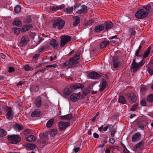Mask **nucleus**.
Listing matches in <instances>:
<instances>
[{
    "label": "nucleus",
    "mask_w": 153,
    "mask_h": 153,
    "mask_svg": "<svg viewBox=\"0 0 153 153\" xmlns=\"http://www.w3.org/2000/svg\"><path fill=\"white\" fill-rule=\"evenodd\" d=\"M80 52H77L73 57L70 58L69 60L66 61L63 64V65L68 68H73L76 66L78 63V60L80 58Z\"/></svg>",
    "instance_id": "1"
},
{
    "label": "nucleus",
    "mask_w": 153,
    "mask_h": 153,
    "mask_svg": "<svg viewBox=\"0 0 153 153\" xmlns=\"http://www.w3.org/2000/svg\"><path fill=\"white\" fill-rule=\"evenodd\" d=\"M84 85L82 84L76 83L74 85L67 86L63 91V94L65 96L70 95L74 90L80 88L82 89L84 88Z\"/></svg>",
    "instance_id": "2"
},
{
    "label": "nucleus",
    "mask_w": 153,
    "mask_h": 153,
    "mask_svg": "<svg viewBox=\"0 0 153 153\" xmlns=\"http://www.w3.org/2000/svg\"><path fill=\"white\" fill-rule=\"evenodd\" d=\"M145 63V61L144 60H142L139 62L137 63L136 62L135 59H134L131 64V68L133 69V72H136L137 70L139 69Z\"/></svg>",
    "instance_id": "3"
},
{
    "label": "nucleus",
    "mask_w": 153,
    "mask_h": 153,
    "mask_svg": "<svg viewBox=\"0 0 153 153\" xmlns=\"http://www.w3.org/2000/svg\"><path fill=\"white\" fill-rule=\"evenodd\" d=\"M7 139L10 143L14 144L19 142L21 140V137L18 135H8Z\"/></svg>",
    "instance_id": "4"
},
{
    "label": "nucleus",
    "mask_w": 153,
    "mask_h": 153,
    "mask_svg": "<svg viewBox=\"0 0 153 153\" xmlns=\"http://www.w3.org/2000/svg\"><path fill=\"white\" fill-rule=\"evenodd\" d=\"M60 37L61 39L60 46L62 47L67 44L71 39V36L66 35L61 36Z\"/></svg>",
    "instance_id": "5"
},
{
    "label": "nucleus",
    "mask_w": 153,
    "mask_h": 153,
    "mask_svg": "<svg viewBox=\"0 0 153 153\" xmlns=\"http://www.w3.org/2000/svg\"><path fill=\"white\" fill-rule=\"evenodd\" d=\"M148 14V12L142 9L138 10L135 14V16L139 19H143L146 17Z\"/></svg>",
    "instance_id": "6"
},
{
    "label": "nucleus",
    "mask_w": 153,
    "mask_h": 153,
    "mask_svg": "<svg viewBox=\"0 0 153 153\" xmlns=\"http://www.w3.org/2000/svg\"><path fill=\"white\" fill-rule=\"evenodd\" d=\"M65 22L61 19L55 20L53 23V28L57 27L59 29H62L64 27Z\"/></svg>",
    "instance_id": "7"
},
{
    "label": "nucleus",
    "mask_w": 153,
    "mask_h": 153,
    "mask_svg": "<svg viewBox=\"0 0 153 153\" xmlns=\"http://www.w3.org/2000/svg\"><path fill=\"white\" fill-rule=\"evenodd\" d=\"M6 114V117L8 120H12L13 118L14 112L12 108L10 107L7 106L5 108Z\"/></svg>",
    "instance_id": "8"
},
{
    "label": "nucleus",
    "mask_w": 153,
    "mask_h": 153,
    "mask_svg": "<svg viewBox=\"0 0 153 153\" xmlns=\"http://www.w3.org/2000/svg\"><path fill=\"white\" fill-rule=\"evenodd\" d=\"M126 95L127 100L131 103L132 104L136 102L137 97L133 93L129 92L126 94Z\"/></svg>",
    "instance_id": "9"
},
{
    "label": "nucleus",
    "mask_w": 153,
    "mask_h": 153,
    "mask_svg": "<svg viewBox=\"0 0 153 153\" xmlns=\"http://www.w3.org/2000/svg\"><path fill=\"white\" fill-rule=\"evenodd\" d=\"M70 123L69 122H60L58 123V127L60 131H62L65 130L66 128L70 125Z\"/></svg>",
    "instance_id": "10"
},
{
    "label": "nucleus",
    "mask_w": 153,
    "mask_h": 153,
    "mask_svg": "<svg viewBox=\"0 0 153 153\" xmlns=\"http://www.w3.org/2000/svg\"><path fill=\"white\" fill-rule=\"evenodd\" d=\"M104 26V31H108L111 29L113 26V23L111 21H107L103 24Z\"/></svg>",
    "instance_id": "11"
},
{
    "label": "nucleus",
    "mask_w": 153,
    "mask_h": 153,
    "mask_svg": "<svg viewBox=\"0 0 153 153\" xmlns=\"http://www.w3.org/2000/svg\"><path fill=\"white\" fill-rule=\"evenodd\" d=\"M81 95L80 93L79 92L77 94L74 93L70 96V99L73 102H75L79 99Z\"/></svg>",
    "instance_id": "12"
},
{
    "label": "nucleus",
    "mask_w": 153,
    "mask_h": 153,
    "mask_svg": "<svg viewBox=\"0 0 153 153\" xmlns=\"http://www.w3.org/2000/svg\"><path fill=\"white\" fill-rule=\"evenodd\" d=\"M29 39L26 36H23L21 39L19 45L21 46H25L28 42Z\"/></svg>",
    "instance_id": "13"
},
{
    "label": "nucleus",
    "mask_w": 153,
    "mask_h": 153,
    "mask_svg": "<svg viewBox=\"0 0 153 153\" xmlns=\"http://www.w3.org/2000/svg\"><path fill=\"white\" fill-rule=\"evenodd\" d=\"M100 76V74L95 72H93L90 73L88 75V78L90 79H97L99 78Z\"/></svg>",
    "instance_id": "14"
},
{
    "label": "nucleus",
    "mask_w": 153,
    "mask_h": 153,
    "mask_svg": "<svg viewBox=\"0 0 153 153\" xmlns=\"http://www.w3.org/2000/svg\"><path fill=\"white\" fill-rule=\"evenodd\" d=\"M113 58V67L115 68H117L120 65V61L118 60V58L117 56H114Z\"/></svg>",
    "instance_id": "15"
},
{
    "label": "nucleus",
    "mask_w": 153,
    "mask_h": 153,
    "mask_svg": "<svg viewBox=\"0 0 153 153\" xmlns=\"http://www.w3.org/2000/svg\"><path fill=\"white\" fill-rule=\"evenodd\" d=\"M144 143L143 141H141L139 143L136 144L134 147L133 149L134 151H136L138 149H143L144 148Z\"/></svg>",
    "instance_id": "16"
},
{
    "label": "nucleus",
    "mask_w": 153,
    "mask_h": 153,
    "mask_svg": "<svg viewBox=\"0 0 153 153\" xmlns=\"http://www.w3.org/2000/svg\"><path fill=\"white\" fill-rule=\"evenodd\" d=\"M42 98L40 97H37L34 102V104L37 107H39L40 106L42 105Z\"/></svg>",
    "instance_id": "17"
},
{
    "label": "nucleus",
    "mask_w": 153,
    "mask_h": 153,
    "mask_svg": "<svg viewBox=\"0 0 153 153\" xmlns=\"http://www.w3.org/2000/svg\"><path fill=\"white\" fill-rule=\"evenodd\" d=\"M94 30L97 33H100V32L104 30V26L103 24L98 25L95 27Z\"/></svg>",
    "instance_id": "18"
},
{
    "label": "nucleus",
    "mask_w": 153,
    "mask_h": 153,
    "mask_svg": "<svg viewBox=\"0 0 153 153\" xmlns=\"http://www.w3.org/2000/svg\"><path fill=\"white\" fill-rule=\"evenodd\" d=\"M41 115L40 110L39 109H36L31 114V116L33 117H39Z\"/></svg>",
    "instance_id": "19"
},
{
    "label": "nucleus",
    "mask_w": 153,
    "mask_h": 153,
    "mask_svg": "<svg viewBox=\"0 0 153 153\" xmlns=\"http://www.w3.org/2000/svg\"><path fill=\"white\" fill-rule=\"evenodd\" d=\"M49 44L52 46L54 49H56L59 45L56 42V41L54 39H53L51 40Z\"/></svg>",
    "instance_id": "20"
},
{
    "label": "nucleus",
    "mask_w": 153,
    "mask_h": 153,
    "mask_svg": "<svg viewBox=\"0 0 153 153\" xmlns=\"http://www.w3.org/2000/svg\"><path fill=\"white\" fill-rule=\"evenodd\" d=\"M141 137V134L140 133L137 132L134 134L132 136V141L133 142H135L138 140Z\"/></svg>",
    "instance_id": "21"
},
{
    "label": "nucleus",
    "mask_w": 153,
    "mask_h": 153,
    "mask_svg": "<svg viewBox=\"0 0 153 153\" xmlns=\"http://www.w3.org/2000/svg\"><path fill=\"white\" fill-rule=\"evenodd\" d=\"M72 117V115L69 114L64 116H61L60 117V119L63 120H70Z\"/></svg>",
    "instance_id": "22"
},
{
    "label": "nucleus",
    "mask_w": 153,
    "mask_h": 153,
    "mask_svg": "<svg viewBox=\"0 0 153 153\" xmlns=\"http://www.w3.org/2000/svg\"><path fill=\"white\" fill-rule=\"evenodd\" d=\"M25 146L27 149L30 150L34 149L36 148V145L33 143H27L25 145Z\"/></svg>",
    "instance_id": "23"
},
{
    "label": "nucleus",
    "mask_w": 153,
    "mask_h": 153,
    "mask_svg": "<svg viewBox=\"0 0 153 153\" xmlns=\"http://www.w3.org/2000/svg\"><path fill=\"white\" fill-rule=\"evenodd\" d=\"M31 27L32 25L31 24H26L23 26L22 30V31L25 32L29 30Z\"/></svg>",
    "instance_id": "24"
},
{
    "label": "nucleus",
    "mask_w": 153,
    "mask_h": 153,
    "mask_svg": "<svg viewBox=\"0 0 153 153\" xmlns=\"http://www.w3.org/2000/svg\"><path fill=\"white\" fill-rule=\"evenodd\" d=\"M74 21L73 23V25L74 26H77L79 23L80 21V19L79 17L75 16L74 17Z\"/></svg>",
    "instance_id": "25"
},
{
    "label": "nucleus",
    "mask_w": 153,
    "mask_h": 153,
    "mask_svg": "<svg viewBox=\"0 0 153 153\" xmlns=\"http://www.w3.org/2000/svg\"><path fill=\"white\" fill-rule=\"evenodd\" d=\"M13 24L19 27H20L22 25L21 22L19 19H15L13 22Z\"/></svg>",
    "instance_id": "26"
},
{
    "label": "nucleus",
    "mask_w": 153,
    "mask_h": 153,
    "mask_svg": "<svg viewBox=\"0 0 153 153\" xmlns=\"http://www.w3.org/2000/svg\"><path fill=\"white\" fill-rule=\"evenodd\" d=\"M109 43L108 41L104 40L101 42L100 43V47L101 48H103L105 47Z\"/></svg>",
    "instance_id": "27"
},
{
    "label": "nucleus",
    "mask_w": 153,
    "mask_h": 153,
    "mask_svg": "<svg viewBox=\"0 0 153 153\" xmlns=\"http://www.w3.org/2000/svg\"><path fill=\"white\" fill-rule=\"evenodd\" d=\"M15 129L17 131H20L23 128V126L21 125H19L18 124L15 125L13 126Z\"/></svg>",
    "instance_id": "28"
},
{
    "label": "nucleus",
    "mask_w": 153,
    "mask_h": 153,
    "mask_svg": "<svg viewBox=\"0 0 153 153\" xmlns=\"http://www.w3.org/2000/svg\"><path fill=\"white\" fill-rule=\"evenodd\" d=\"M118 101L120 103H121L123 104H126L127 103L125 98L123 96L119 97Z\"/></svg>",
    "instance_id": "29"
},
{
    "label": "nucleus",
    "mask_w": 153,
    "mask_h": 153,
    "mask_svg": "<svg viewBox=\"0 0 153 153\" xmlns=\"http://www.w3.org/2000/svg\"><path fill=\"white\" fill-rule=\"evenodd\" d=\"M57 133V131L56 129H51L49 132V134L51 136L53 137L55 136Z\"/></svg>",
    "instance_id": "30"
},
{
    "label": "nucleus",
    "mask_w": 153,
    "mask_h": 153,
    "mask_svg": "<svg viewBox=\"0 0 153 153\" xmlns=\"http://www.w3.org/2000/svg\"><path fill=\"white\" fill-rule=\"evenodd\" d=\"M35 139V137L33 135H31L27 137L26 140L28 142H32L34 141Z\"/></svg>",
    "instance_id": "31"
},
{
    "label": "nucleus",
    "mask_w": 153,
    "mask_h": 153,
    "mask_svg": "<svg viewBox=\"0 0 153 153\" xmlns=\"http://www.w3.org/2000/svg\"><path fill=\"white\" fill-rule=\"evenodd\" d=\"M23 69L26 71H32L33 69V68L28 65H24L23 66Z\"/></svg>",
    "instance_id": "32"
},
{
    "label": "nucleus",
    "mask_w": 153,
    "mask_h": 153,
    "mask_svg": "<svg viewBox=\"0 0 153 153\" xmlns=\"http://www.w3.org/2000/svg\"><path fill=\"white\" fill-rule=\"evenodd\" d=\"M82 9L80 10H79L77 11V12L79 13H82L85 10L87 9V7L86 6L83 5L81 6Z\"/></svg>",
    "instance_id": "33"
},
{
    "label": "nucleus",
    "mask_w": 153,
    "mask_h": 153,
    "mask_svg": "<svg viewBox=\"0 0 153 153\" xmlns=\"http://www.w3.org/2000/svg\"><path fill=\"white\" fill-rule=\"evenodd\" d=\"M151 49V47L150 46H149L147 50L143 54V57L144 58H146L149 55L150 53Z\"/></svg>",
    "instance_id": "34"
},
{
    "label": "nucleus",
    "mask_w": 153,
    "mask_h": 153,
    "mask_svg": "<svg viewBox=\"0 0 153 153\" xmlns=\"http://www.w3.org/2000/svg\"><path fill=\"white\" fill-rule=\"evenodd\" d=\"M54 120L53 119L50 120L47 123L46 126L47 127H50L53 124Z\"/></svg>",
    "instance_id": "35"
},
{
    "label": "nucleus",
    "mask_w": 153,
    "mask_h": 153,
    "mask_svg": "<svg viewBox=\"0 0 153 153\" xmlns=\"http://www.w3.org/2000/svg\"><path fill=\"white\" fill-rule=\"evenodd\" d=\"M147 100L150 102H153V94L149 95L147 98Z\"/></svg>",
    "instance_id": "36"
},
{
    "label": "nucleus",
    "mask_w": 153,
    "mask_h": 153,
    "mask_svg": "<svg viewBox=\"0 0 153 153\" xmlns=\"http://www.w3.org/2000/svg\"><path fill=\"white\" fill-rule=\"evenodd\" d=\"M7 131L3 129L0 128V136L4 137L7 134Z\"/></svg>",
    "instance_id": "37"
},
{
    "label": "nucleus",
    "mask_w": 153,
    "mask_h": 153,
    "mask_svg": "<svg viewBox=\"0 0 153 153\" xmlns=\"http://www.w3.org/2000/svg\"><path fill=\"white\" fill-rule=\"evenodd\" d=\"M91 90V88H88L85 89L83 92V95L84 96L86 95L87 94H88Z\"/></svg>",
    "instance_id": "38"
},
{
    "label": "nucleus",
    "mask_w": 153,
    "mask_h": 153,
    "mask_svg": "<svg viewBox=\"0 0 153 153\" xmlns=\"http://www.w3.org/2000/svg\"><path fill=\"white\" fill-rule=\"evenodd\" d=\"M142 48V46L140 45L138 49L136 51V53H135V55L137 56H141L139 54V53L141 51V49Z\"/></svg>",
    "instance_id": "39"
},
{
    "label": "nucleus",
    "mask_w": 153,
    "mask_h": 153,
    "mask_svg": "<svg viewBox=\"0 0 153 153\" xmlns=\"http://www.w3.org/2000/svg\"><path fill=\"white\" fill-rule=\"evenodd\" d=\"M129 35L130 36L134 35L135 33L134 29L133 28H130L129 30Z\"/></svg>",
    "instance_id": "40"
},
{
    "label": "nucleus",
    "mask_w": 153,
    "mask_h": 153,
    "mask_svg": "<svg viewBox=\"0 0 153 153\" xmlns=\"http://www.w3.org/2000/svg\"><path fill=\"white\" fill-rule=\"evenodd\" d=\"M13 30L14 31V33L19 34L20 32V29L18 27L13 28Z\"/></svg>",
    "instance_id": "41"
},
{
    "label": "nucleus",
    "mask_w": 153,
    "mask_h": 153,
    "mask_svg": "<svg viewBox=\"0 0 153 153\" xmlns=\"http://www.w3.org/2000/svg\"><path fill=\"white\" fill-rule=\"evenodd\" d=\"M47 139L46 137H44L41 139L40 142L42 144H45L47 142Z\"/></svg>",
    "instance_id": "42"
},
{
    "label": "nucleus",
    "mask_w": 153,
    "mask_h": 153,
    "mask_svg": "<svg viewBox=\"0 0 153 153\" xmlns=\"http://www.w3.org/2000/svg\"><path fill=\"white\" fill-rule=\"evenodd\" d=\"M24 21L25 23H28L31 22V19L30 17H27L24 19Z\"/></svg>",
    "instance_id": "43"
},
{
    "label": "nucleus",
    "mask_w": 153,
    "mask_h": 153,
    "mask_svg": "<svg viewBox=\"0 0 153 153\" xmlns=\"http://www.w3.org/2000/svg\"><path fill=\"white\" fill-rule=\"evenodd\" d=\"M21 10L20 7L19 6L17 5L15 7V11L16 13H19Z\"/></svg>",
    "instance_id": "44"
},
{
    "label": "nucleus",
    "mask_w": 153,
    "mask_h": 153,
    "mask_svg": "<svg viewBox=\"0 0 153 153\" xmlns=\"http://www.w3.org/2000/svg\"><path fill=\"white\" fill-rule=\"evenodd\" d=\"M73 10V7H68L66 8V9L65 10V12H66L67 13H70Z\"/></svg>",
    "instance_id": "45"
},
{
    "label": "nucleus",
    "mask_w": 153,
    "mask_h": 153,
    "mask_svg": "<svg viewBox=\"0 0 153 153\" xmlns=\"http://www.w3.org/2000/svg\"><path fill=\"white\" fill-rule=\"evenodd\" d=\"M137 104H135L133 105L130 109L131 111H136L137 109Z\"/></svg>",
    "instance_id": "46"
},
{
    "label": "nucleus",
    "mask_w": 153,
    "mask_h": 153,
    "mask_svg": "<svg viewBox=\"0 0 153 153\" xmlns=\"http://www.w3.org/2000/svg\"><path fill=\"white\" fill-rule=\"evenodd\" d=\"M143 8L147 11H149L151 8V6L150 5L148 4L146 6H143Z\"/></svg>",
    "instance_id": "47"
},
{
    "label": "nucleus",
    "mask_w": 153,
    "mask_h": 153,
    "mask_svg": "<svg viewBox=\"0 0 153 153\" xmlns=\"http://www.w3.org/2000/svg\"><path fill=\"white\" fill-rule=\"evenodd\" d=\"M58 67V65L56 64H54L51 65H48L45 67V68H56Z\"/></svg>",
    "instance_id": "48"
},
{
    "label": "nucleus",
    "mask_w": 153,
    "mask_h": 153,
    "mask_svg": "<svg viewBox=\"0 0 153 153\" xmlns=\"http://www.w3.org/2000/svg\"><path fill=\"white\" fill-rule=\"evenodd\" d=\"M48 48V46H44L40 48L39 50V51L40 52H41L43 51L44 50Z\"/></svg>",
    "instance_id": "49"
},
{
    "label": "nucleus",
    "mask_w": 153,
    "mask_h": 153,
    "mask_svg": "<svg viewBox=\"0 0 153 153\" xmlns=\"http://www.w3.org/2000/svg\"><path fill=\"white\" fill-rule=\"evenodd\" d=\"M140 105L142 106H145L146 105V103L144 99H143L140 102Z\"/></svg>",
    "instance_id": "50"
},
{
    "label": "nucleus",
    "mask_w": 153,
    "mask_h": 153,
    "mask_svg": "<svg viewBox=\"0 0 153 153\" xmlns=\"http://www.w3.org/2000/svg\"><path fill=\"white\" fill-rule=\"evenodd\" d=\"M101 82L102 83V85L106 86L107 82L105 79L104 78L102 79L101 80Z\"/></svg>",
    "instance_id": "51"
},
{
    "label": "nucleus",
    "mask_w": 153,
    "mask_h": 153,
    "mask_svg": "<svg viewBox=\"0 0 153 153\" xmlns=\"http://www.w3.org/2000/svg\"><path fill=\"white\" fill-rule=\"evenodd\" d=\"M81 5V4L79 3H76L74 6V10H75V9L77 8Z\"/></svg>",
    "instance_id": "52"
},
{
    "label": "nucleus",
    "mask_w": 153,
    "mask_h": 153,
    "mask_svg": "<svg viewBox=\"0 0 153 153\" xmlns=\"http://www.w3.org/2000/svg\"><path fill=\"white\" fill-rule=\"evenodd\" d=\"M14 70L15 69L13 67H10L9 68L8 72L10 73L13 72Z\"/></svg>",
    "instance_id": "53"
},
{
    "label": "nucleus",
    "mask_w": 153,
    "mask_h": 153,
    "mask_svg": "<svg viewBox=\"0 0 153 153\" xmlns=\"http://www.w3.org/2000/svg\"><path fill=\"white\" fill-rule=\"evenodd\" d=\"M150 67L149 66V72L151 76L153 74V69L150 68Z\"/></svg>",
    "instance_id": "54"
},
{
    "label": "nucleus",
    "mask_w": 153,
    "mask_h": 153,
    "mask_svg": "<svg viewBox=\"0 0 153 153\" xmlns=\"http://www.w3.org/2000/svg\"><path fill=\"white\" fill-rule=\"evenodd\" d=\"M106 86L103 85H102L101 86L99 89L100 91H102L106 88Z\"/></svg>",
    "instance_id": "55"
},
{
    "label": "nucleus",
    "mask_w": 153,
    "mask_h": 153,
    "mask_svg": "<svg viewBox=\"0 0 153 153\" xmlns=\"http://www.w3.org/2000/svg\"><path fill=\"white\" fill-rule=\"evenodd\" d=\"M64 7H65V5L63 4H62L60 6H56V8H57V9L58 10V9H62L63 8H64Z\"/></svg>",
    "instance_id": "56"
},
{
    "label": "nucleus",
    "mask_w": 153,
    "mask_h": 153,
    "mask_svg": "<svg viewBox=\"0 0 153 153\" xmlns=\"http://www.w3.org/2000/svg\"><path fill=\"white\" fill-rule=\"evenodd\" d=\"M115 140L114 138H111L109 139V142L111 144H114L115 142Z\"/></svg>",
    "instance_id": "57"
},
{
    "label": "nucleus",
    "mask_w": 153,
    "mask_h": 153,
    "mask_svg": "<svg viewBox=\"0 0 153 153\" xmlns=\"http://www.w3.org/2000/svg\"><path fill=\"white\" fill-rule=\"evenodd\" d=\"M30 131V130L29 129H25L24 130V133L25 135H26L27 133H29Z\"/></svg>",
    "instance_id": "58"
},
{
    "label": "nucleus",
    "mask_w": 153,
    "mask_h": 153,
    "mask_svg": "<svg viewBox=\"0 0 153 153\" xmlns=\"http://www.w3.org/2000/svg\"><path fill=\"white\" fill-rule=\"evenodd\" d=\"M116 132V130H113L111 132V137H114V134Z\"/></svg>",
    "instance_id": "59"
},
{
    "label": "nucleus",
    "mask_w": 153,
    "mask_h": 153,
    "mask_svg": "<svg viewBox=\"0 0 153 153\" xmlns=\"http://www.w3.org/2000/svg\"><path fill=\"white\" fill-rule=\"evenodd\" d=\"M94 137L96 138H98L99 137V135L96 133L93 134Z\"/></svg>",
    "instance_id": "60"
},
{
    "label": "nucleus",
    "mask_w": 153,
    "mask_h": 153,
    "mask_svg": "<svg viewBox=\"0 0 153 153\" xmlns=\"http://www.w3.org/2000/svg\"><path fill=\"white\" fill-rule=\"evenodd\" d=\"M149 66L150 68L153 67V59L150 61L149 63Z\"/></svg>",
    "instance_id": "61"
},
{
    "label": "nucleus",
    "mask_w": 153,
    "mask_h": 153,
    "mask_svg": "<svg viewBox=\"0 0 153 153\" xmlns=\"http://www.w3.org/2000/svg\"><path fill=\"white\" fill-rule=\"evenodd\" d=\"M80 149L79 147H77L74 149L73 150L75 153H77L79 150Z\"/></svg>",
    "instance_id": "62"
},
{
    "label": "nucleus",
    "mask_w": 153,
    "mask_h": 153,
    "mask_svg": "<svg viewBox=\"0 0 153 153\" xmlns=\"http://www.w3.org/2000/svg\"><path fill=\"white\" fill-rule=\"evenodd\" d=\"M51 9L53 11L56 10H57L58 9L56 8V7H51Z\"/></svg>",
    "instance_id": "63"
},
{
    "label": "nucleus",
    "mask_w": 153,
    "mask_h": 153,
    "mask_svg": "<svg viewBox=\"0 0 153 153\" xmlns=\"http://www.w3.org/2000/svg\"><path fill=\"white\" fill-rule=\"evenodd\" d=\"M44 38H42V37H39V40H38V42L39 43H40L42 40L44 39Z\"/></svg>",
    "instance_id": "64"
}]
</instances>
